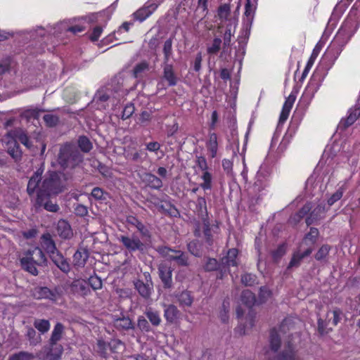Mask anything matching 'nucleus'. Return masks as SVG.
I'll use <instances>...</instances> for the list:
<instances>
[{
	"instance_id": "f257e3e1",
	"label": "nucleus",
	"mask_w": 360,
	"mask_h": 360,
	"mask_svg": "<svg viewBox=\"0 0 360 360\" xmlns=\"http://www.w3.org/2000/svg\"><path fill=\"white\" fill-rule=\"evenodd\" d=\"M41 174L42 172L38 169L30 178L27 186V194L32 196L37 193L34 203L37 210L44 208L46 211L56 212L59 206L53 201L52 196H56L66 189L68 178L63 173L53 172L49 173L41 182Z\"/></svg>"
},
{
	"instance_id": "f03ea898",
	"label": "nucleus",
	"mask_w": 360,
	"mask_h": 360,
	"mask_svg": "<svg viewBox=\"0 0 360 360\" xmlns=\"http://www.w3.org/2000/svg\"><path fill=\"white\" fill-rule=\"evenodd\" d=\"M84 160V156L73 142H65L60 146L57 162L63 169H75Z\"/></svg>"
},
{
	"instance_id": "7ed1b4c3",
	"label": "nucleus",
	"mask_w": 360,
	"mask_h": 360,
	"mask_svg": "<svg viewBox=\"0 0 360 360\" xmlns=\"http://www.w3.org/2000/svg\"><path fill=\"white\" fill-rule=\"evenodd\" d=\"M47 259L42 251L38 247L29 249L20 259L22 269L33 276L39 274L38 267L46 265Z\"/></svg>"
},
{
	"instance_id": "20e7f679",
	"label": "nucleus",
	"mask_w": 360,
	"mask_h": 360,
	"mask_svg": "<svg viewBox=\"0 0 360 360\" xmlns=\"http://www.w3.org/2000/svg\"><path fill=\"white\" fill-rule=\"evenodd\" d=\"M156 251L167 260L174 261L179 266H188L189 260L188 255L180 250L170 248L167 246H158Z\"/></svg>"
},
{
	"instance_id": "39448f33",
	"label": "nucleus",
	"mask_w": 360,
	"mask_h": 360,
	"mask_svg": "<svg viewBox=\"0 0 360 360\" xmlns=\"http://www.w3.org/2000/svg\"><path fill=\"white\" fill-rule=\"evenodd\" d=\"M3 143L6 148V152L11 155L15 162H18L22 159V151L20 146L13 136L9 135V131L4 136Z\"/></svg>"
},
{
	"instance_id": "423d86ee",
	"label": "nucleus",
	"mask_w": 360,
	"mask_h": 360,
	"mask_svg": "<svg viewBox=\"0 0 360 360\" xmlns=\"http://www.w3.org/2000/svg\"><path fill=\"white\" fill-rule=\"evenodd\" d=\"M123 246L130 252L136 251L143 252L145 249L144 243L137 236L133 235L132 236H120L118 238Z\"/></svg>"
},
{
	"instance_id": "0eeeda50",
	"label": "nucleus",
	"mask_w": 360,
	"mask_h": 360,
	"mask_svg": "<svg viewBox=\"0 0 360 360\" xmlns=\"http://www.w3.org/2000/svg\"><path fill=\"white\" fill-rule=\"evenodd\" d=\"M146 283H144L140 279H137L134 281V285L140 296L146 300H148L150 297L153 291V284L149 274L146 275Z\"/></svg>"
},
{
	"instance_id": "6e6552de",
	"label": "nucleus",
	"mask_w": 360,
	"mask_h": 360,
	"mask_svg": "<svg viewBox=\"0 0 360 360\" xmlns=\"http://www.w3.org/2000/svg\"><path fill=\"white\" fill-rule=\"evenodd\" d=\"M158 275L165 288H171L172 282V269L166 262H161L158 266Z\"/></svg>"
},
{
	"instance_id": "1a4fd4ad",
	"label": "nucleus",
	"mask_w": 360,
	"mask_h": 360,
	"mask_svg": "<svg viewBox=\"0 0 360 360\" xmlns=\"http://www.w3.org/2000/svg\"><path fill=\"white\" fill-rule=\"evenodd\" d=\"M302 244H300L298 248L292 253V258L288 266V269L297 268L300 266L302 261L309 256L313 252L312 248H307L302 250Z\"/></svg>"
},
{
	"instance_id": "9d476101",
	"label": "nucleus",
	"mask_w": 360,
	"mask_h": 360,
	"mask_svg": "<svg viewBox=\"0 0 360 360\" xmlns=\"http://www.w3.org/2000/svg\"><path fill=\"white\" fill-rule=\"evenodd\" d=\"M30 292L32 297L37 300L46 299L54 301L57 299V293L47 287L37 286L32 288Z\"/></svg>"
},
{
	"instance_id": "9b49d317",
	"label": "nucleus",
	"mask_w": 360,
	"mask_h": 360,
	"mask_svg": "<svg viewBox=\"0 0 360 360\" xmlns=\"http://www.w3.org/2000/svg\"><path fill=\"white\" fill-rule=\"evenodd\" d=\"M127 223L137 229L138 231L140 233L142 240H149L150 239L151 234L148 229L136 217L134 216L127 217Z\"/></svg>"
},
{
	"instance_id": "f8f14e48",
	"label": "nucleus",
	"mask_w": 360,
	"mask_h": 360,
	"mask_svg": "<svg viewBox=\"0 0 360 360\" xmlns=\"http://www.w3.org/2000/svg\"><path fill=\"white\" fill-rule=\"evenodd\" d=\"M49 257L61 271L65 274L70 272V264L58 250L50 254Z\"/></svg>"
},
{
	"instance_id": "ddd939ff",
	"label": "nucleus",
	"mask_w": 360,
	"mask_h": 360,
	"mask_svg": "<svg viewBox=\"0 0 360 360\" xmlns=\"http://www.w3.org/2000/svg\"><path fill=\"white\" fill-rule=\"evenodd\" d=\"M70 291L81 296H86L91 291L88 283L85 280H74L70 285Z\"/></svg>"
},
{
	"instance_id": "4468645a",
	"label": "nucleus",
	"mask_w": 360,
	"mask_h": 360,
	"mask_svg": "<svg viewBox=\"0 0 360 360\" xmlns=\"http://www.w3.org/2000/svg\"><path fill=\"white\" fill-rule=\"evenodd\" d=\"M44 355L41 357V360H59L63 352V346L53 347L49 345L44 347Z\"/></svg>"
},
{
	"instance_id": "2eb2a0df",
	"label": "nucleus",
	"mask_w": 360,
	"mask_h": 360,
	"mask_svg": "<svg viewBox=\"0 0 360 360\" xmlns=\"http://www.w3.org/2000/svg\"><path fill=\"white\" fill-rule=\"evenodd\" d=\"M158 8V4L155 3H151L150 4L146 5L143 7L139 8L134 13V17L135 19L140 22H143L148 17H149Z\"/></svg>"
},
{
	"instance_id": "dca6fc26",
	"label": "nucleus",
	"mask_w": 360,
	"mask_h": 360,
	"mask_svg": "<svg viewBox=\"0 0 360 360\" xmlns=\"http://www.w3.org/2000/svg\"><path fill=\"white\" fill-rule=\"evenodd\" d=\"M65 327L61 323H57L52 332L51 337L49 340V345L53 347L62 346L58 342L62 339L64 333Z\"/></svg>"
},
{
	"instance_id": "f3484780",
	"label": "nucleus",
	"mask_w": 360,
	"mask_h": 360,
	"mask_svg": "<svg viewBox=\"0 0 360 360\" xmlns=\"http://www.w3.org/2000/svg\"><path fill=\"white\" fill-rule=\"evenodd\" d=\"M9 135L13 136L15 139H18L28 149H32L33 145L27 133L21 128H16L9 131Z\"/></svg>"
},
{
	"instance_id": "a211bd4d",
	"label": "nucleus",
	"mask_w": 360,
	"mask_h": 360,
	"mask_svg": "<svg viewBox=\"0 0 360 360\" xmlns=\"http://www.w3.org/2000/svg\"><path fill=\"white\" fill-rule=\"evenodd\" d=\"M236 29V23L233 25L231 23L226 25V31L224 34L223 37V51L221 53V56H222L226 53H230L229 47L231 44V37L234 34Z\"/></svg>"
},
{
	"instance_id": "6ab92c4d",
	"label": "nucleus",
	"mask_w": 360,
	"mask_h": 360,
	"mask_svg": "<svg viewBox=\"0 0 360 360\" xmlns=\"http://www.w3.org/2000/svg\"><path fill=\"white\" fill-rule=\"evenodd\" d=\"M57 233L63 239H70L73 236V231L69 223L64 219L58 221L56 227Z\"/></svg>"
},
{
	"instance_id": "aec40b11",
	"label": "nucleus",
	"mask_w": 360,
	"mask_h": 360,
	"mask_svg": "<svg viewBox=\"0 0 360 360\" xmlns=\"http://www.w3.org/2000/svg\"><path fill=\"white\" fill-rule=\"evenodd\" d=\"M88 258V251L84 248L79 249L73 255L72 264L77 269L82 268L84 266Z\"/></svg>"
},
{
	"instance_id": "412c9836",
	"label": "nucleus",
	"mask_w": 360,
	"mask_h": 360,
	"mask_svg": "<svg viewBox=\"0 0 360 360\" xmlns=\"http://www.w3.org/2000/svg\"><path fill=\"white\" fill-rule=\"evenodd\" d=\"M113 325L119 330H128L134 328V323L129 316H122L113 319Z\"/></svg>"
},
{
	"instance_id": "4be33fe9",
	"label": "nucleus",
	"mask_w": 360,
	"mask_h": 360,
	"mask_svg": "<svg viewBox=\"0 0 360 360\" xmlns=\"http://www.w3.org/2000/svg\"><path fill=\"white\" fill-rule=\"evenodd\" d=\"M150 70L149 63L144 60L137 63L132 70V75L136 79H141Z\"/></svg>"
},
{
	"instance_id": "5701e85b",
	"label": "nucleus",
	"mask_w": 360,
	"mask_h": 360,
	"mask_svg": "<svg viewBox=\"0 0 360 360\" xmlns=\"http://www.w3.org/2000/svg\"><path fill=\"white\" fill-rule=\"evenodd\" d=\"M163 78L168 82L169 86H174L176 84L177 79L174 72L173 65L172 64H169V62H164Z\"/></svg>"
},
{
	"instance_id": "b1692460",
	"label": "nucleus",
	"mask_w": 360,
	"mask_h": 360,
	"mask_svg": "<svg viewBox=\"0 0 360 360\" xmlns=\"http://www.w3.org/2000/svg\"><path fill=\"white\" fill-rule=\"evenodd\" d=\"M348 113V116L340 121V126L344 129H346L353 124L359 118L360 116V109L357 108H350Z\"/></svg>"
},
{
	"instance_id": "393cba45",
	"label": "nucleus",
	"mask_w": 360,
	"mask_h": 360,
	"mask_svg": "<svg viewBox=\"0 0 360 360\" xmlns=\"http://www.w3.org/2000/svg\"><path fill=\"white\" fill-rule=\"evenodd\" d=\"M25 338L29 342L30 345L37 346L41 342V336L34 328L31 326H26Z\"/></svg>"
},
{
	"instance_id": "a878e982",
	"label": "nucleus",
	"mask_w": 360,
	"mask_h": 360,
	"mask_svg": "<svg viewBox=\"0 0 360 360\" xmlns=\"http://www.w3.org/2000/svg\"><path fill=\"white\" fill-rule=\"evenodd\" d=\"M41 244L42 248L46 250L49 255L53 252L58 250L55 242L52 239L50 233H44L41 237Z\"/></svg>"
},
{
	"instance_id": "bb28decb",
	"label": "nucleus",
	"mask_w": 360,
	"mask_h": 360,
	"mask_svg": "<svg viewBox=\"0 0 360 360\" xmlns=\"http://www.w3.org/2000/svg\"><path fill=\"white\" fill-rule=\"evenodd\" d=\"M195 212L202 219V222L205 220H208V213L207 210V204L205 198L203 197H198L196 200Z\"/></svg>"
},
{
	"instance_id": "cd10ccee",
	"label": "nucleus",
	"mask_w": 360,
	"mask_h": 360,
	"mask_svg": "<svg viewBox=\"0 0 360 360\" xmlns=\"http://www.w3.org/2000/svg\"><path fill=\"white\" fill-rule=\"evenodd\" d=\"M325 207L322 205H318L314 209V210L310 213L309 216L306 219V224L307 226H309L314 223L315 221L321 219L323 218V214L325 213Z\"/></svg>"
},
{
	"instance_id": "c85d7f7f",
	"label": "nucleus",
	"mask_w": 360,
	"mask_h": 360,
	"mask_svg": "<svg viewBox=\"0 0 360 360\" xmlns=\"http://www.w3.org/2000/svg\"><path fill=\"white\" fill-rule=\"evenodd\" d=\"M112 96L117 98L111 89L103 87L97 91L94 96V100L97 102H106Z\"/></svg>"
},
{
	"instance_id": "c756f323",
	"label": "nucleus",
	"mask_w": 360,
	"mask_h": 360,
	"mask_svg": "<svg viewBox=\"0 0 360 360\" xmlns=\"http://www.w3.org/2000/svg\"><path fill=\"white\" fill-rule=\"evenodd\" d=\"M144 181L148 186L153 189L159 190L162 187L161 179L151 173L144 174Z\"/></svg>"
},
{
	"instance_id": "7c9ffc66",
	"label": "nucleus",
	"mask_w": 360,
	"mask_h": 360,
	"mask_svg": "<svg viewBox=\"0 0 360 360\" xmlns=\"http://www.w3.org/2000/svg\"><path fill=\"white\" fill-rule=\"evenodd\" d=\"M165 307L164 316L167 321L173 323L179 317V311L174 304H169Z\"/></svg>"
},
{
	"instance_id": "2f4dec72",
	"label": "nucleus",
	"mask_w": 360,
	"mask_h": 360,
	"mask_svg": "<svg viewBox=\"0 0 360 360\" xmlns=\"http://www.w3.org/2000/svg\"><path fill=\"white\" fill-rule=\"evenodd\" d=\"M207 150L210 153L211 158H214L216 157L218 148V143L217 136L215 133L210 134L209 141L207 143Z\"/></svg>"
},
{
	"instance_id": "473e14b6",
	"label": "nucleus",
	"mask_w": 360,
	"mask_h": 360,
	"mask_svg": "<svg viewBox=\"0 0 360 360\" xmlns=\"http://www.w3.org/2000/svg\"><path fill=\"white\" fill-rule=\"evenodd\" d=\"M179 305L181 307H191L193 302V297L189 291H183L177 297Z\"/></svg>"
},
{
	"instance_id": "72a5a7b5",
	"label": "nucleus",
	"mask_w": 360,
	"mask_h": 360,
	"mask_svg": "<svg viewBox=\"0 0 360 360\" xmlns=\"http://www.w3.org/2000/svg\"><path fill=\"white\" fill-rule=\"evenodd\" d=\"M77 148L79 147L82 152L87 153L93 148L92 143L86 136H80L77 140Z\"/></svg>"
},
{
	"instance_id": "f704fd0d",
	"label": "nucleus",
	"mask_w": 360,
	"mask_h": 360,
	"mask_svg": "<svg viewBox=\"0 0 360 360\" xmlns=\"http://www.w3.org/2000/svg\"><path fill=\"white\" fill-rule=\"evenodd\" d=\"M34 327L41 334L47 333L50 329V322L46 319H37L33 323Z\"/></svg>"
},
{
	"instance_id": "c9c22d12",
	"label": "nucleus",
	"mask_w": 360,
	"mask_h": 360,
	"mask_svg": "<svg viewBox=\"0 0 360 360\" xmlns=\"http://www.w3.org/2000/svg\"><path fill=\"white\" fill-rule=\"evenodd\" d=\"M238 255V250L235 248L230 249L228 251L226 257L222 259V263L228 266H234L236 265V257Z\"/></svg>"
},
{
	"instance_id": "e433bc0d",
	"label": "nucleus",
	"mask_w": 360,
	"mask_h": 360,
	"mask_svg": "<svg viewBox=\"0 0 360 360\" xmlns=\"http://www.w3.org/2000/svg\"><path fill=\"white\" fill-rule=\"evenodd\" d=\"M269 342L271 350L277 352L281 347V338L275 329L271 330L270 332Z\"/></svg>"
},
{
	"instance_id": "4c0bfd02",
	"label": "nucleus",
	"mask_w": 360,
	"mask_h": 360,
	"mask_svg": "<svg viewBox=\"0 0 360 360\" xmlns=\"http://www.w3.org/2000/svg\"><path fill=\"white\" fill-rule=\"evenodd\" d=\"M203 233L206 244L209 247L212 246L214 244V238L211 233L209 220H205V221H203Z\"/></svg>"
},
{
	"instance_id": "58836bf2",
	"label": "nucleus",
	"mask_w": 360,
	"mask_h": 360,
	"mask_svg": "<svg viewBox=\"0 0 360 360\" xmlns=\"http://www.w3.org/2000/svg\"><path fill=\"white\" fill-rule=\"evenodd\" d=\"M34 358L32 353L20 351L10 355L7 360H34Z\"/></svg>"
},
{
	"instance_id": "ea45409f",
	"label": "nucleus",
	"mask_w": 360,
	"mask_h": 360,
	"mask_svg": "<svg viewBox=\"0 0 360 360\" xmlns=\"http://www.w3.org/2000/svg\"><path fill=\"white\" fill-rule=\"evenodd\" d=\"M145 315L150 321L151 324L154 326H158L161 323V318L158 311H153L152 309H148L145 311Z\"/></svg>"
},
{
	"instance_id": "a19ab883",
	"label": "nucleus",
	"mask_w": 360,
	"mask_h": 360,
	"mask_svg": "<svg viewBox=\"0 0 360 360\" xmlns=\"http://www.w3.org/2000/svg\"><path fill=\"white\" fill-rule=\"evenodd\" d=\"M172 39H167L163 45L162 51L164 53V62L168 63L172 55Z\"/></svg>"
},
{
	"instance_id": "79ce46f5",
	"label": "nucleus",
	"mask_w": 360,
	"mask_h": 360,
	"mask_svg": "<svg viewBox=\"0 0 360 360\" xmlns=\"http://www.w3.org/2000/svg\"><path fill=\"white\" fill-rule=\"evenodd\" d=\"M202 174L201 176V179H202L203 182L200 184V186L203 190H210L212 187V176L210 172L208 171L202 172Z\"/></svg>"
},
{
	"instance_id": "37998d69",
	"label": "nucleus",
	"mask_w": 360,
	"mask_h": 360,
	"mask_svg": "<svg viewBox=\"0 0 360 360\" xmlns=\"http://www.w3.org/2000/svg\"><path fill=\"white\" fill-rule=\"evenodd\" d=\"M221 42L222 41L220 38H214L212 41V44L210 46H208L207 48V53L210 55L217 54L221 49Z\"/></svg>"
},
{
	"instance_id": "c03bdc74",
	"label": "nucleus",
	"mask_w": 360,
	"mask_h": 360,
	"mask_svg": "<svg viewBox=\"0 0 360 360\" xmlns=\"http://www.w3.org/2000/svg\"><path fill=\"white\" fill-rule=\"evenodd\" d=\"M241 300L249 307H252L255 302V295L250 290H245L241 295Z\"/></svg>"
},
{
	"instance_id": "a18cd8bd",
	"label": "nucleus",
	"mask_w": 360,
	"mask_h": 360,
	"mask_svg": "<svg viewBox=\"0 0 360 360\" xmlns=\"http://www.w3.org/2000/svg\"><path fill=\"white\" fill-rule=\"evenodd\" d=\"M330 249L331 247L330 245H323L315 254V259L317 261H321L324 259L329 254Z\"/></svg>"
},
{
	"instance_id": "49530a36",
	"label": "nucleus",
	"mask_w": 360,
	"mask_h": 360,
	"mask_svg": "<svg viewBox=\"0 0 360 360\" xmlns=\"http://www.w3.org/2000/svg\"><path fill=\"white\" fill-rule=\"evenodd\" d=\"M318 332L320 335H323L328 334L332 330V328L328 327V322L321 318L318 319Z\"/></svg>"
},
{
	"instance_id": "de8ad7c7",
	"label": "nucleus",
	"mask_w": 360,
	"mask_h": 360,
	"mask_svg": "<svg viewBox=\"0 0 360 360\" xmlns=\"http://www.w3.org/2000/svg\"><path fill=\"white\" fill-rule=\"evenodd\" d=\"M42 110L38 109H28L22 113L21 117L25 118L28 121L31 119H38L39 113Z\"/></svg>"
},
{
	"instance_id": "09e8293b",
	"label": "nucleus",
	"mask_w": 360,
	"mask_h": 360,
	"mask_svg": "<svg viewBox=\"0 0 360 360\" xmlns=\"http://www.w3.org/2000/svg\"><path fill=\"white\" fill-rule=\"evenodd\" d=\"M91 195L96 200H105L108 193L105 192L100 187H95L91 191Z\"/></svg>"
},
{
	"instance_id": "8fccbe9b",
	"label": "nucleus",
	"mask_w": 360,
	"mask_h": 360,
	"mask_svg": "<svg viewBox=\"0 0 360 360\" xmlns=\"http://www.w3.org/2000/svg\"><path fill=\"white\" fill-rule=\"evenodd\" d=\"M345 188L343 186L340 187L328 199V204L331 206L335 202L339 200L343 195Z\"/></svg>"
},
{
	"instance_id": "3c124183",
	"label": "nucleus",
	"mask_w": 360,
	"mask_h": 360,
	"mask_svg": "<svg viewBox=\"0 0 360 360\" xmlns=\"http://www.w3.org/2000/svg\"><path fill=\"white\" fill-rule=\"evenodd\" d=\"M137 327L143 332H149L151 330L149 323L143 316H139L138 318Z\"/></svg>"
},
{
	"instance_id": "603ef678",
	"label": "nucleus",
	"mask_w": 360,
	"mask_h": 360,
	"mask_svg": "<svg viewBox=\"0 0 360 360\" xmlns=\"http://www.w3.org/2000/svg\"><path fill=\"white\" fill-rule=\"evenodd\" d=\"M46 124L49 127H53L57 125V124L59 122V118L58 116L52 115V114H47L45 115L43 117Z\"/></svg>"
},
{
	"instance_id": "864d4df0",
	"label": "nucleus",
	"mask_w": 360,
	"mask_h": 360,
	"mask_svg": "<svg viewBox=\"0 0 360 360\" xmlns=\"http://www.w3.org/2000/svg\"><path fill=\"white\" fill-rule=\"evenodd\" d=\"M256 276L252 274H245L241 276V282L248 286H252L256 283Z\"/></svg>"
},
{
	"instance_id": "5fc2aeb1",
	"label": "nucleus",
	"mask_w": 360,
	"mask_h": 360,
	"mask_svg": "<svg viewBox=\"0 0 360 360\" xmlns=\"http://www.w3.org/2000/svg\"><path fill=\"white\" fill-rule=\"evenodd\" d=\"M88 285H90L94 290H98L102 288V281L97 276H91L89 278Z\"/></svg>"
},
{
	"instance_id": "6e6d98bb",
	"label": "nucleus",
	"mask_w": 360,
	"mask_h": 360,
	"mask_svg": "<svg viewBox=\"0 0 360 360\" xmlns=\"http://www.w3.org/2000/svg\"><path fill=\"white\" fill-rule=\"evenodd\" d=\"M255 11V7L251 4L250 0H247V3L245 4V15L247 17L248 21L251 23L253 19V14Z\"/></svg>"
},
{
	"instance_id": "4d7b16f0",
	"label": "nucleus",
	"mask_w": 360,
	"mask_h": 360,
	"mask_svg": "<svg viewBox=\"0 0 360 360\" xmlns=\"http://www.w3.org/2000/svg\"><path fill=\"white\" fill-rule=\"evenodd\" d=\"M286 252V249L284 245H279L275 250L272 252V257L274 261L279 260Z\"/></svg>"
},
{
	"instance_id": "13d9d810",
	"label": "nucleus",
	"mask_w": 360,
	"mask_h": 360,
	"mask_svg": "<svg viewBox=\"0 0 360 360\" xmlns=\"http://www.w3.org/2000/svg\"><path fill=\"white\" fill-rule=\"evenodd\" d=\"M218 268V262L216 259L214 258H208L205 266L204 269L207 271H212L217 270Z\"/></svg>"
},
{
	"instance_id": "bf43d9fd",
	"label": "nucleus",
	"mask_w": 360,
	"mask_h": 360,
	"mask_svg": "<svg viewBox=\"0 0 360 360\" xmlns=\"http://www.w3.org/2000/svg\"><path fill=\"white\" fill-rule=\"evenodd\" d=\"M188 250L194 256L200 257L201 255V252L200 249L198 248V243L197 241L193 240L190 242L188 244Z\"/></svg>"
},
{
	"instance_id": "052dcab7",
	"label": "nucleus",
	"mask_w": 360,
	"mask_h": 360,
	"mask_svg": "<svg viewBox=\"0 0 360 360\" xmlns=\"http://www.w3.org/2000/svg\"><path fill=\"white\" fill-rule=\"evenodd\" d=\"M319 234V230L316 228L311 227L309 232L305 236L304 240H309L311 242L312 244H314L316 243Z\"/></svg>"
},
{
	"instance_id": "680f3d73",
	"label": "nucleus",
	"mask_w": 360,
	"mask_h": 360,
	"mask_svg": "<svg viewBox=\"0 0 360 360\" xmlns=\"http://www.w3.org/2000/svg\"><path fill=\"white\" fill-rule=\"evenodd\" d=\"M271 292L268 288L265 286L260 288L259 297L262 302H266L271 297Z\"/></svg>"
},
{
	"instance_id": "e2e57ef3",
	"label": "nucleus",
	"mask_w": 360,
	"mask_h": 360,
	"mask_svg": "<svg viewBox=\"0 0 360 360\" xmlns=\"http://www.w3.org/2000/svg\"><path fill=\"white\" fill-rule=\"evenodd\" d=\"M135 108L132 103L127 104L122 112V118L126 120L129 118L134 112Z\"/></svg>"
},
{
	"instance_id": "0e129e2a",
	"label": "nucleus",
	"mask_w": 360,
	"mask_h": 360,
	"mask_svg": "<svg viewBox=\"0 0 360 360\" xmlns=\"http://www.w3.org/2000/svg\"><path fill=\"white\" fill-rule=\"evenodd\" d=\"M230 13V7L227 4H223L218 8V15L221 19H226Z\"/></svg>"
},
{
	"instance_id": "69168bd1",
	"label": "nucleus",
	"mask_w": 360,
	"mask_h": 360,
	"mask_svg": "<svg viewBox=\"0 0 360 360\" xmlns=\"http://www.w3.org/2000/svg\"><path fill=\"white\" fill-rule=\"evenodd\" d=\"M317 56V53L315 52V49L314 50L310 58L309 59L308 62H307V64L302 72V77H304L307 76V75L308 74V72L309 70H310V68H311V66L313 65L314 63V60H315V58Z\"/></svg>"
},
{
	"instance_id": "338daca9",
	"label": "nucleus",
	"mask_w": 360,
	"mask_h": 360,
	"mask_svg": "<svg viewBox=\"0 0 360 360\" xmlns=\"http://www.w3.org/2000/svg\"><path fill=\"white\" fill-rule=\"evenodd\" d=\"M196 164L198 168L202 172H206L208 170V165L207 160L203 156H198L196 159Z\"/></svg>"
},
{
	"instance_id": "774afa93",
	"label": "nucleus",
	"mask_w": 360,
	"mask_h": 360,
	"mask_svg": "<svg viewBox=\"0 0 360 360\" xmlns=\"http://www.w3.org/2000/svg\"><path fill=\"white\" fill-rule=\"evenodd\" d=\"M126 158L133 162H139L141 159V154L139 151L127 152Z\"/></svg>"
}]
</instances>
